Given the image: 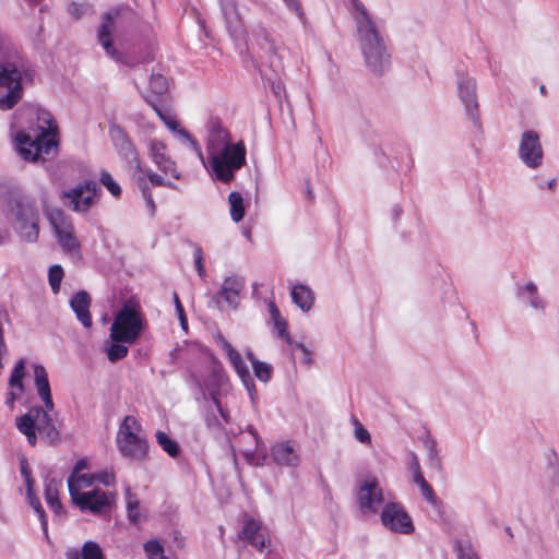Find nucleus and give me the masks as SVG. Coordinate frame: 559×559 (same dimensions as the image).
<instances>
[{"instance_id": "obj_1", "label": "nucleus", "mask_w": 559, "mask_h": 559, "mask_svg": "<svg viewBox=\"0 0 559 559\" xmlns=\"http://www.w3.org/2000/svg\"><path fill=\"white\" fill-rule=\"evenodd\" d=\"M34 378L37 393L45 404L46 411L40 406L32 407L26 414L16 419V427L25 435L27 442L35 445L38 432L47 443L57 444L60 442V432L53 424L48 412L53 409L48 374L44 366L34 367Z\"/></svg>"}, {"instance_id": "obj_2", "label": "nucleus", "mask_w": 559, "mask_h": 559, "mask_svg": "<svg viewBox=\"0 0 559 559\" xmlns=\"http://www.w3.org/2000/svg\"><path fill=\"white\" fill-rule=\"evenodd\" d=\"M349 1L366 66L373 74L381 75L390 66V55L384 38L365 5L359 0Z\"/></svg>"}, {"instance_id": "obj_3", "label": "nucleus", "mask_w": 559, "mask_h": 559, "mask_svg": "<svg viewBox=\"0 0 559 559\" xmlns=\"http://www.w3.org/2000/svg\"><path fill=\"white\" fill-rule=\"evenodd\" d=\"M24 62L9 45L8 39L0 35V87L7 88V94L0 96V109L9 110L22 97V76Z\"/></svg>"}, {"instance_id": "obj_4", "label": "nucleus", "mask_w": 559, "mask_h": 559, "mask_svg": "<svg viewBox=\"0 0 559 559\" xmlns=\"http://www.w3.org/2000/svg\"><path fill=\"white\" fill-rule=\"evenodd\" d=\"M247 150L243 141L235 143L225 150L209 155V163L215 179L222 182H229L235 174L246 164Z\"/></svg>"}, {"instance_id": "obj_5", "label": "nucleus", "mask_w": 559, "mask_h": 559, "mask_svg": "<svg viewBox=\"0 0 559 559\" xmlns=\"http://www.w3.org/2000/svg\"><path fill=\"white\" fill-rule=\"evenodd\" d=\"M143 328V317L139 309L131 304H124L114 318L109 336L116 343L133 344Z\"/></svg>"}, {"instance_id": "obj_6", "label": "nucleus", "mask_w": 559, "mask_h": 559, "mask_svg": "<svg viewBox=\"0 0 559 559\" xmlns=\"http://www.w3.org/2000/svg\"><path fill=\"white\" fill-rule=\"evenodd\" d=\"M141 425L133 416H127L117 433V444L124 457L143 461L147 455V442L141 437Z\"/></svg>"}, {"instance_id": "obj_7", "label": "nucleus", "mask_w": 559, "mask_h": 559, "mask_svg": "<svg viewBox=\"0 0 559 559\" xmlns=\"http://www.w3.org/2000/svg\"><path fill=\"white\" fill-rule=\"evenodd\" d=\"M46 215L62 250L74 260L81 259V246L74 236V227L71 219L60 209H49Z\"/></svg>"}, {"instance_id": "obj_8", "label": "nucleus", "mask_w": 559, "mask_h": 559, "mask_svg": "<svg viewBox=\"0 0 559 559\" xmlns=\"http://www.w3.org/2000/svg\"><path fill=\"white\" fill-rule=\"evenodd\" d=\"M16 142L20 155L32 162L38 160L43 154H49L57 146L55 139L49 138L44 128H40L35 135L19 132Z\"/></svg>"}, {"instance_id": "obj_9", "label": "nucleus", "mask_w": 559, "mask_h": 559, "mask_svg": "<svg viewBox=\"0 0 559 559\" xmlns=\"http://www.w3.org/2000/svg\"><path fill=\"white\" fill-rule=\"evenodd\" d=\"M359 511L364 515L378 513L384 503V491L374 476L358 481L356 492Z\"/></svg>"}, {"instance_id": "obj_10", "label": "nucleus", "mask_w": 559, "mask_h": 559, "mask_svg": "<svg viewBox=\"0 0 559 559\" xmlns=\"http://www.w3.org/2000/svg\"><path fill=\"white\" fill-rule=\"evenodd\" d=\"M14 215L17 222L16 230L27 242H35L39 235V214L34 203L25 200L15 201Z\"/></svg>"}, {"instance_id": "obj_11", "label": "nucleus", "mask_w": 559, "mask_h": 559, "mask_svg": "<svg viewBox=\"0 0 559 559\" xmlns=\"http://www.w3.org/2000/svg\"><path fill=\"white\" fill-rule=\"evenodd\" d=\"M518 157L530 169H537L544 163V148L540 136L535 130H526L521 133Z\"/></svg>"}, {"instance_id": "obj_12", "label": "nucleus", "mask_w": 559, "mask_h": 559, "mask_svg": "<svg viewBox=\"0 0 559 559\" xmlns=\"http://www.w3.org/2000/svg\"><path fill=\"white\" fill-rule=\"evenodd\" d=\"M380 520L381 524L393 533L408 535L415 530L412 518L399 502L384 503Z\"/></svg>"}, {"instance_id": "obj_13", "label": "nucleus", "mask_w": 559, "mask_h": 559, "mask_svg": "<svg viewBox=\"0 0 559 559\" xmlns=\"http://www.w3.org/2000/svg\"><path fill=\"white\" fill-rule=\"evenodd\" d=\"M98 187L93 180L76 185L74 188L62 192L66 205L75 212H86L97 195Z\"/></svg>"}, {"instance_id": "obj_14", "label": "nucleus", "mask_w": 559, "mask_h": 559, "mask_svg": "<svg viewBox=\"0 0 559 559\" xmlns=\"http://www.w3.org/2000/svg\"><path fill=\"white\" fill-rule=\"evenodd\" d=\"M115 497L111 492L105 491L100 488L87 490L75 497L72 501L82 512H90L94 515H102L106 513L112 506Z\"/></svg>"}, {"instance_id": "obj_15", "label": "nucleus", "mask_w": 559, "mask_h": 559, "mask_svg": "<svg viewBox=\"0 0 559 559\" xmlns=\"http://www.w3.org/2000/svg\"><path fill=\"white\" fill-rule=\"evenodd\" d=\"M150 156L156 167L165 175H170L174 179L179 180L181 173L177 168L176 162L167 153L166 144L157 139L148 142Z\"/></svg>"}, {"instance_id": "obj_16", "label": "nucleus", "mask_w": 559, "mask_h": 559, "mask_svg": "<svg viewBox=\"0 0 559 559\" xmlns=\"http://www.w3.org/2000/svg\"><path fill=\"white\" fill-rule=\"evenodd\" d=\"M238 537L240 539L247 540L259 551H262L267 545H270L267 530L260 521L251 516L245 518L243 525L238 534Z\"/></svg>"}, {"instance_id": "obj_17", "label": "nucleus", "mask_w": 559, "mask_h": 559, "mask_svg": "<svg viewBox=\"0 0 559 559\" xmlns=\"http://www.w3.org/2000/svg\"><path fill=\"white\" fill-rule=\"evenodd\" d=\"M459 96L471 119L478 122V103L476 95V81L473 78L462 75L457 80Z\"/></svg>"}, {"instance_id": "obj_18", "label": "nucleus", "mask_w": 559, "mask_h": 559, "mask_svg": "<svg viewBox=\"0 0 559 559\" xmlns=\"http://www.w3.org/2000/svg\"><path fill=\"white\" fill-rule=\"evenodd\" d=\"M219 3L226 27L230 36L234 38L242 37L245 34V26L238 11L236 0H219Z\"/></svg>"}, {"instance_id": "obj_19", "label": "nucleus", "mask_w": 559, "mask_h": 559, "mask_svg": "<svg viewBox=\"0 0 559 559\" xmlns=\"http://www.w3.org/2000/svg\"><path fill=\"white\" fill-rule=\"evenodd\" d=\"M234 145L235 143H231L230 133L222 126L221 121L217 119L211 120L209 123V138L206 143L209 155Z\"/></svg>"}, {"instance_id": "obj_20", "label": "nucleus", "mask_w": 559, "mask_h": 559, "mask_svg": "<svg viewBox=\"0 0 559 559\" xmlns=\"http://www.w3.org/2000/svg\"><path fill=\"white\" fill-rule=\"evenodd\" d=\"M243 287L245 282L241 277L235 275L227 276L216 296V302L219 304V299H223L228 307L236 309L239 305L240 293Z\"/></svg>"}, {"instance_id": "obj_21", "label": "nucleus", "mask_w": 559, "mask_h": 559, "mask_svg": "<svg viewBox=\"0 0 559 559\" xmlns=\"http://www.w3.org/2000/svg\"><path fill=\"white\" fill-rule=\"evenodd\" d=\"M147 102L153 107V109L155 110L157 116L164 121V123L167 126V128L169 130H171L173 132H176L180 138L185 139L189 143V145L191 146L193 152L201 159V162L204 163L203 152H202V148H201L199 142L186 129L180 128L179 122L175 118H173L168 115H165L160 110V108L157 107V105L151 103L150 100H147Z\"/></svg>"}, {"instance_id": "obj_22", "label": "nucleus", "mask_w": 559, "mask_h": 559, "mask_svg": "<svg viewBox=\"0 0 559 559\" xmlns=\"http://www.w3.org/2000/svg\"><path fill=\"white\" fill-rule=\"evenodd\" d=\"M115 28L114 15L111 13H106L98 31V41L110 58L120 60V55L114 48L111 40V35L115 32Z\"/></svg>"}, {"instance_id": "obj_23", "label": "nucleus", "mask_w": 559, "mask_h": 559, "mask_svg": "<svg viewBox=\"0 0 559 559\" xmlns=\"http://www.w3.org/2000/svg\"><path fill=\"white\" fill-rule=\"evenodd\" d=\"M273 461L282 466L296 467L299 464V455L289 442H278L271 449Z\"/></svg>"}, {"instance_id": "obj_24", "label": "nucleus", "mask_w": 559, "mask_h": 559, "mask_svg": "<svg viewBox=\"0 0 559 559\" xmlns=\"http://www.w3.org/2000/svg\"><path fill=\"white\" fill-rule=\"evenodd\" d=\"M25 377V360L20 359L10 376L9 385L11 391L7 395L5 404L13 408L19 394L24 392L23 378Z\"/></svg>"}, {"instance_id": "obj_25", "label": "nucleus", "mask_w": 559, "mask_h": 559, "mask_svg": "<svg viewBox=\"0 0 559 559\" xmlns=\"http://www.w3.org/2000/svg\"><path fill=\"white\" fill-rule=\"evenodd\" d=\"M71 309L76 314L78 320L85 326L92 325V317L90 313L91 297L90 295L81 290L76 293L70 300Z\"/></svg>"}, {"instance_id": "obj_26", "label": "nucleus", "mask_w": 559, "mask_h": 559, "mask_svg": "<svg viewBox=\"0 0 559 559\" xmlns=\"http://www.w3.org/2000/svg\"><path fill=\"white\" fill-rule=\"evenodd\" d=\"M116 142L118 146V152L123 157V159L128 162L130 165H133L138 170L143 171L134 145L122 131L118 132Z\"/></svg>"}, {"instance_id": "obj_27", "label": "nucleus", "mask_w": 559, "mask_h": 559, "mask_svg": "<svg viewBox=\"0 0 559 559\" xmlns=\"http://www.w3.org/2000/svg\"><path fill=\"white\" fill-rule=\"evenodd\" d=\"M293 302L304 312H308L314 302V294L304 284L294 285L290 290Z\"/></svg>"}, {"instance_id": "obj_28", "label": "nucleus", "mask_w": 559, "mask_h": 559, "mask_svg": "<svg viewBox=\"0 0 559 559\" xmlns=\"http://www.w3.org/2000/svg\"><path fill=\"white\" fill-rule=\"evenodd\" d=\"M229 362L234 367L235 371L241 379L245 388L247 389L250 397L252 399L255 394V385L251 378L250 371L246 362L243 361L241 355L237 352L231 357L228 358Z\"/></svg>"}, {"instance_id": "obj_29", "label": "nucleus", "mask_w": 559, "mask_h": 559, "mask_svg": "<svg viewBox=\"0 0 559 559\" xmlns=\"http://www.w3.org/2000/svg\"><path fill=\"white\" fill-rule=\"evenodd\" d=\"M94 483V474H75L72 473L68 478V489L71 497V501L75 500L82 493H86Z\"/></svg>"}, {"instance_id": "obj_30", "label": "nucleus", "mask_w": 559, "mask_h": 559, "mask_svg": "<svg viewBox=\"0 0 559 559\" xmlns=\"http://www.w3.org/2000/svg\"><path fill=\"white\" fill-rule=\"evenodd\" d=\"M274 45L276 44L270 33L264 27L258 26L252 31V37L248 43V50L254 51V47L257 46L263 52L274 51Z\"/></svg>"}, {"instance_id": "obj_31", "label": "nucleus", "mask_w": 559, "mask_h": 559, "mask_svg": "<svg viewBox=\"0 0 559 559\" xmlns=\"http://www.w3.org/2000/svg\"><path fill=\"white\" fill-rule=\"evenodd\" d=\"M67 559H105L100 546L93 540L83 544L81 551L72 549L67 552Z\"/></svg>"}, {"instance_id": "obj_32", "label": "nucleus", "mask_w": 559, "mask_h": 559, "mask_svg": "<svg viewBox=\"0 0 559 559\" xmlns=\"http://www.w3.org/2000/svg\"><path fill=\"white\" fill-rule=\"evenodd\" d=\"M518 295L523 301L528 302L532 308L536 310H544L545 302L539 297L537 287L533 282H530L524 287L520 288Z\"/></svg>"}, {"instance_id": "obj_33", "label": "nucleus", "mask_w": 559, "mask_h": 559, "mask_svg": "<svg viewBox=\"0 0 559 559\" xmlns=\"http://www.w3.org/2000/svg\"><path fill=\"white\" fill-rule=\"evenodd\" d=\"M126 502L129 521L133 524H138L141 520L140 501L129 486L126 488Z\"/></svg>"}, {"instance_id": "obj_34", "label": "nucleus", "mask_w": 559, "mask_h": 559, "mask_svg": "<svg viewBox=\"0 0 559 559\" xmlns=\"http://www.w3.org/2000/svg\"><path fill=\"white\" fill-rule=\"evenodd\" d=\"M228 202L230 205L231 219L236 223L240 222L245 216V205L242 195L237 191H233L228 195Z\"/></svg>"}, {"instance_id": "obj_35", "label": "nucleus", "mask_w": 559, "mask_h": 559, "mask_svg": "<svg viewBox=\"0 0 559 559\" xmlns=\"http://www.w3.org/2000/svg\"><path fill=\"white\" fill-rule=\"evenodd\" d=\"M27 500H28L29 506L33 508L34 512L37 514V516L39 519L40 526H41L45 538L47 540H49L47 516H46L45 510L43 509V507L40 504L39 499L36 497L35 492H32V493H27Z\"/></svg>"}, {"instance_id": "obj_36", "label": "nucleus", "mask_w": 559, "mask_h": 559, "mask_svg": "<svg viewBox=\"0 0 559 559\" xmlns=\"http://www.w3.org/2000/svg\"><path fill=\"white\" fill-rule=\"evenodd\" d=\"M156 441L162 447V449L171 457L178 456L180 449L174 439L168 437L164 431H157L156 435Z\"/></svg>"}, {"instance_id": "obj_37", "label": "nucleus", "mask_w": 559, "mask_h": 559, "mask_svg": "<svg viewBox=\"0 0 559 559\" xmlns=\"http://www.w3.org/2000/svg\"><path fill=\"white\" fill-rule=\"evenodd\" d=\"M454 550L457 559H480L469 540H456Z\"/></svg>"}, {"instance_id": "obj_38", "label": "nucleus", "mask_w": 559, "mask_h": 559, "mask_svg": "<svg viewBox=\"0 0 559 559\" xmlns=\"http://www.w3.org/2000/svg\"><path fill=\"white\" fill-rule=\"evenodd\" d=\"M413 480L416 485H418L423 497L428 502L435 504L436 503V495L433 492V489L430 487V485L427 483V480L423 476V473L421 472L415 473Z\"/></svg>"}, {"instance_id": "obj_39", "label": "nucleus", "mask_w": 559, "mask_h": 559, "mask_svg": "<svg viewBox=\"0 0 559 559\" xmlns=\"http://www.w3.org/2000/svg\"><path fill=\"white\" fill-rule=\"evenodd\" d=\"M61 485L60 480H56L55 478H47L45 480V489L44 496L45 500L48 503L59 500V486Z\"/></svg>"}, {"instance_id": "obj_40", "label": "nucleus", "mask_w": 559, "mask_h": 559, "mask_svg": "<svg viewBox=\"0 0 559 559\" xmlns=\"http://www.w3.org/2000/svg\"><path fill=\"white\" fill-rule=\"evenodd\" d=\"M128 344L127 343H116L114 342L111 345L107 347V358L109 361L115 362L119 359L124 358L128 355Z\"/></svg>"}, {"instance_id": "obj_41", "label": "nucleus", "mask_w": 559, "mask_h": 559, "mask_svg": "<svg viewBox=\"0 0 559 559\" xmlns=\"http://www.w3.org/2000/svg\"><path fill=\"white\" fill-rule=\"evenodd\" d=\"M63 277V270L60 265H52L48 272L49 285L55 294L60 290V284Z\"/></svg>"}, {"instance_id": "obj_42", "label": "nucleus", "mask_w": 559, "mask_h": 559, "mask_svg": "<svg viewBox=\"0 0 559 559\" xmlns=\"http://www.w3.org/2000/svg\"><path fill=\"white\" fill-rule=\"evenodd\" d=\"M253 373L261 382L266 383L271 379L272 366L264 361H257L252 366Z\"/></svg>"}, {"instance_id": "obj_43", "label": "nucleus", "mask_w": 559, "mask_h": 559, "mask_svg": "<svg viewBox=\"0 0 559 559\" xmlns=\"http://www.w3.org/2000/svg\"><path fill=\"white\" fill-rule=\"evenodd\" d=\"M151 91L156 95H163L168 90L167 79L162 74H152L150 79Z\"/></svg>"}, {"instance_id": "obj_44", "label": "nucleus", "mask_w": 559, "mask_h": 559, "mask_svg": "<svg viewBox=\"0 0 559 559\" xmlns=\"http://www.w3.org/2000/svg\"><path fill=\"white\" fill-rule=\"evenodd\" d=\"M144 550L148 559H169L165 557L163 546L157 540H148L145 543Z\"/></svg>"}, {"instance_id": "obj_45", "label": "nucleus", "mask_w": 559, "mask_h": 559, "mask_svg": "<svg viewBox=\"0 0 559 559\" xmlns=\"http://www.w3.org/2000/svg\"><path fill=\"white\" fill-rule=\"evenodd\" d=\"M99 181L108 189V191L116 198L121 194L120 186L114 180L111 175L103 170L100 173Z\"/></svg>"}, {"instance_id": "obj_46", "label": "nucleus", "mask_w": 559, "mask_h": 559, "mask_svg": "<svg viewBox=\"0 0 559 559\" xmlns=\"http://www.w3.org/2000/svg\"><path fill=\"white\" fill-rule=\"evenodd\" d=\"M267 55V66L275 73L278 74L283 68V59L277 52V46L274 45V51H264Z\"/></svg>"}, {"instance_id": "obj_47", "label": "nucleus", "mask_w": 559, "mask_h": 559, "mask_svg": "<svg viewBox=\"0 0 559 559\" xmlns=\"http://www.w3.org/2000/svg\"><path fill=\"white\" fill-rule=\"evenodd\" d=\"M144 174L147 176L150 182L153 186L158 187H167L174 190H178L177 185L173 183L169 180H166L162 175H158L157 173L153 171L152 169L144 170Z\"/></svg>"}, {"instance_id": "obj_48", "label": "nucleus", "mask_w": 559, "mask_h": 559, "mask_svg": "<svg viewBox=\"0 0 559 559\" xmlns=\"http://www.w3.org/2000/svg\"><path fill=\"white\" fill-rule=\"evenodd\" d=\"M354 433L359 442L365 444H369L371 442V436L369 431L358 420H355Z\"/></svg>"}, {"instance_id": "obj_49", "label": "nucleus", "mask_w": 559, "mask_h": 559, "mask_svg": "<svg viewBox=\"0 0 559 559\" xmlns=\"http://www.w3.org/2000/svg\"><path fill=\"white\" fill-rule=\"evenodd\" d=\"M194 264L201 278H205L206 272L203 264V252L200 247H195L193 252Z\"/></svg>"}, {"instance_id": "obj_50", "label": "nucleus", "mask_w": 559, "mask_h": 559, "mask_svg": "<svg viewBox=\"0 0 559 559\" xmlns=\"http://www.w3.org/2000/svg\"><path fill=\"white\" fill-rule=\"evenodd\" d=\"M174 301H175L176 311L178 313V318L180 321V325L185 331H187V329H188L187 318L185 314L183 307H182V305L179 300V297L176 293L174 294Z\"/></svg>"}, {"instance_id": "obj_51", "label": "nucleus", "mask_w": 559, "mask_h": 559, "mask_svg": "<svg viewBox=\"0 0 559 559\" xmlns=\"http://www.w3.org/2000/svg\"><path fill=\"white\" fill-rule=\"evenodd\" d=\"M216 342L221 346V348L225 352L227 358L231 357L234 354L237 353V350L231 346V344L223 335H217Z\"/></svg>"}, {"instance_id": "obj_52", "label": "nucleus", "mask_w": 559, "mask_h": 559, "mask_svg": "<svg viewBox=\"0 0 559 559\" xmlns=\"http://www.w3.org/2000/svg\"><path fill=\"white\" fill-rule=\"evenodd\" d=\"M139 187L141 188L143 197L145 198V200L147 202V205L150 206L151 211L154 212L155 204H154L152 194H151V192L148 190V187H147L146 182L143 179H141L139 181Z\"/></svg>"}, {"instance_id": "obj_53", "label": "nucleus", "mask_w": 559, "mask_h": 559, "mask_svg": "<svg viewBox=\"0 0 559 559\" xmlns=\"http://www.w3.org/2000/svg\"><path fill=\"white\" fill-rule=\"evenodd\" d=\"M275 329L277 330V333L280 336L285 337L287 343H290V336L287 332V322L284 319H281L276 322H274Z\"/></svg>"}, {"instance_id": "obj_54", "label": "nucleus", "mask_w": 559, "mask_h": 559, "mask_svg": "<svg viewBox=\"0 0 559 559\" xmlns=\"http://www.w3.org/2000/svg\"><path fill=\"white\" fill-rule=\"evenodd\" d=\"M295 346L302 353V362L307 366L311 365V352L302 343H296Z\"/></svg>"}, {"instance_id": "obj_55", "label": "nucleus", "mask_w": 559, "mask_h": 559, "mask_svg": "<svg viewBox=\"0 0 559 559\" xmlns=\"http://www.w3.org/2000/svg\"><path fill=\"white\" fill-rule=\"evenodd\" d=\"M112 479H114L112 475H109L106 472L94 474V481L97 480V481L103 483V484H105L107 486L111 484Z\"/></svg>"}, {"instance_id": "obj_56", "label": "nucleus", "mask_w": 559, "mask_h": 559, "mask_svg": "<svg viewBox=\"0 0 559 559\" xmlns=\"http://www.w3.org/2000/svg\"><path fill=\"white\" fill-rule=\"evenodd\" d=\"M283 1L287 4V7L289 9H292L294 12H296V14L300 19L304 17V12H302V10L300 8V4H299L298 0H283Z\"/></svg>"}, {"instance_id": "obj_57", "label": "nucleus", "mask_w": 559, "mask_h": 559, "mask_svg": "<svg viewBox=\"0 0 559 559\" xmlns=\"http://www.w3.org/2000/svg\"><path fill=\"white\" fill-rule=\"evenodd\" d=\"M48 507L55 512L56 515L58 516H63L66 514V511L63 510V507L60 502V500L58 501H53L51 503H48Z\"/></svg>"}, {"instance_id": "obj_58", "label": "nucleus", "mask_w": 559, "mask_h": 559, "mask_svg": "<svg viewBox=\"0 0 559 559\" xmlns=\"http://www.w3.org/2000/svg\"><path fill=\"white\" fill-rule=\"evenodd\" d=\"M269 310H270V314H271V318H272L273 322H276V321L283 319L281 317V313H280L276 305L273 301H271L269 304Z\"/></svg>"}, {"instance_id": "obj_59", "label": "nucleus", "mask_w": 559, "mask_h": 559, "mask_svg": "<svg viewBox=\"0 0 559 559\" xmlns=\"http://www.w3.org/2000/svg\"><path fill=\"white\" fill-rule=\"evenodd\" d=\"M21 474L24 478H28L31 475V471L27 464V461L25 459H22L21 462Z\"/></svg>"}, {"instance_id": "obj_60", "label": "nucleus", "mask_w": 559, "mask_h": 559, "mask_svg": "<svg viewBox=\"0 0 559 559\" xmlns=\"http://www.w3.org/2000/svg\"><path fill=\"white\" fill-rule=\"evenodd\" d=\"M246 459H247L248 463L258 466V465L262 464V462L265 460V455H263L261 457V461L260 460L255 461V456L253 453H246Z\"/></svg>"}, {"instance_id": "obj_61", "label": "nucleus", "mask_w": 559, "mask_h": 559, "mask_svg": "<svg viewBox=\"0 0 559 559\" xmlns=\"http://www.w3.org/2000/svg\"><path fill=\"white\" fill-rule=\"evenodd\" d=\"M69 13L74 16L75 19H80L81 17V8L75 4V3H72L70 7H69Z\"/></svg>"}, {"instance_id": "obj_62", "label": "nucleus", "mask_w": 559, "mask_h": 559, "mask_svg": "<svg viewBox=\"0 0 559 559\" xmlns=\"http://www.w3.org/2000/svg\"><path fill=\"white\" fill-rule=\"evenodd\" d=\"M86 466H87V463L85 460H79L75 463V466H74V469L72 473L80 474V472L83 471L84 468H86Z\"/></svg>"}, {"instance_id": "obj_63", "label": "nucleus", "mask_w": 559, "mask_h": 559, "mask_svg": "<svg viewBox=\"0 0 559 559\" xmlns=\"http://www.w3.org/2000/svg\"><path fill=\"white\" fill-rule=\"evenodd\" d=\"M411 469L413 472V476L415 475V473L421 472L418 460L415 455H413V461L411 463Z\"/></svg>"}, {"instance_id": "obj_64", "label": "nucleus", "mask_w": 559, "mask_h": 559, "mask_svg": "<svg viewBox=\"0 0 559 559\" xmlns=\"http://www.w3.org/2000/svg\"><path fill=\"white\" fill-rule=\"evenodd\" d=\"M249 432L252 436V438L254 439L257 448H259L260 444H262L263 442H262L261 438L259 437L258 432L252 427L249 428Z\"/></svg>"}]
</instances>
